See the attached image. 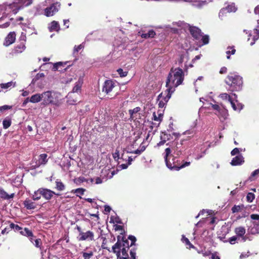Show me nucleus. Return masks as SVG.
Listing matches in <instances>:
<instances>
[{
  "label": "nucleus",
  "mask_w": 259,
  "mask_h": 259,
  "mask_svg": "<svg viewBox=\"0 0 259 259\" xmlns=\"http://www.w3.org/2000/svg\"><path fill=\"white\" fill-rule=\"evenodd\" d=\"M184 80V72L182 69L177 68L174 69L171 68L166 81L167 88L165 92L167 95L165 97V101H168L171 97V94L175 91V88L181 84Z\"/></svg>",
  "instance_id": "nucleus-1"
},
{
  "label": "nucleus",
  "mask_w": 259,
  "mask_h": 259,
  "mask_svg": "<svg viewBox=\"0 0 259 259\" xmlns=\"http://www.w3.org/2000/svg\"><path fill=\"white\" fill-rule=\"evenodd\" d=\"M61 94L58 92L52 91H48L41 94L42 102L41 104L45 106L54 105L59 106L61 103L60 99Z\"/></svg>",
  "instance_id": "nucleus-2"
},
{
  "label": "nucleus",
  "mask_w": 259,
  "mask_h": 259,
  "mask_svg": "<svg viewBox=\"0 0 259 259\" xmlns=\"http://www.w3.org/2000/svg\"><path fill=\"white\" fill-rule=\"evenodd\" d=\"M225 81L230 87L229 90L232 92L240 90L243 84L242 77L232 73L227 76Z\"/></svg>",
  "instance_id": "nucleus-3"
},
{
  "label": "nucleus",
  "mask_w": 259,
  "mask_h": 259,
  "mask_svg": "<svg viewBox=\"0 0 259 259\" xmlns=\"http://www.w3.org/2000/svg\"><path fill=\"white\" fill-rule=\"evenodd\" d=\"M127 246H125V244H115L112 246L113 252L116 253L117 259H128V254L127 253L128 249L130 247H135L136 244H126Z\"/></svg>",
  "instance_id": "nucleus-4"
},
{
  "label": "nucleus",
  "mask_w": 259,
  "mask_h": 259,
  "mask_svg": "<svg viewBox=\"0 0 259 259\" xmlns=\"http://www.w3.org/2000/svg\"><path fill=\"white\" fill-rule=\"evenodd\" d=\"M47 155L46 154H40L38 156V158H34L31 163V167L32 169H35L41 165H45L48 162Z\"/></svg>",
  "instance_id": "nucleus-5"
},
{
  "label": "nucleus",
  "mask_w": 259,
  "mask_h": 259,
  "mask_svg": "<svg viewBox=\"0 0 259 259\" xmlns=\"http://www.w3.org/2000/svg\"><path fill=\"white\" fill-rule=\"evenodd\" d=\"M77 230L79 232V234L78 237L79 240L91 241L94 240V235L93 232L90 231L83 232L81 231V228L78 226L77 227Z\"/></svg>",
  "instance_id": "nucleus-6"
},
{
  "label": "nucleus",
  "mask_w": 259,
  "mask_h": 259,
  "mask_svg": "<svg viewBox=\"0 0 259 259\" xmlns=\"http://www.w3.org/2000/svg\"><path fill=\"white\" fill-rule=\"evenodd\" d=\"M10 228L13 229L15 232H19L20 234L24 236L30 237H33L32 232L28 228H25L23 229L22 228L14 223H11L10 224Z\"/></svg>",
  "instance_id": "nucleus-7"
},
{
  "label": "nucleus",
  "mask_w": 259,
  "mask_h": 259,
  "mask_svg": "<svg viewBox=\"0 0 259 259\" xmlns=\"http://www.w3.org/2000/svg\"><path fill=\"white\" fill-rule=\"evenodd\" d=\"M60 4L59 3H55L52 4L50 7H47L45 10V15L47 17L53 16L56 12H57L60 8Z\"/></svg>",
  "instance_id": "nucleus-8"
},
{
  "label": "nucleus",
  "mask_w": 259,
  "mask_h": 259,
  "mask_svg": "<svg viewBox=\"0 0 259 259\" xmlns=\"http://www.w3.org/2000/svg\"><path fill=\"white\" fill-rule=\"evenodd\" d=\"M82 83V80L81 79H79L75 83V86L73 87L72 92L69 93L67 96L68 99L72 98L74 93H78L80 92Z\"/></svg>",
  "instance_id": "nucleus-9"
},
{
  "label": "nucleus",
  "mask_w": 259,
  "mask_h": 259,
  "mask_svg": "<svg viewBox=\"0 0 259 259\" xmlns=\"http://www.w3.org/2000/svg\"><path fill=\"white\" fill-rule=\"evenodd\" d=\"M114 87V83L112 80H106L103 85L102 92H105L106 94H108Z\"/></svg>",
  "instance_id": "nucleus-10"
},
{
  "label": "nucleus",
  "mask_w": 259,
  "mask_h": 259,
  "mask_svg": "<svg viewBox=\"0 0 259 259\" xmlns=\"http://www.w3.org/2000/svg\"><path fill=\"white\" fill-rule=\"evenodd\" d=\"M16 39V34L14 32H10L6 37L3 45L8 47L14 42Z\"/></svg>",
  "instance_id": "nucleus-11"
},
{
  "label": "nucleus",
  "mask_w": 259,
  "mask_h": 259,
  "mask_svg": "<svg viewBox=\"0 0 259 259\" xmlns=\"http://www.w3.org/2000/svg\"><path fill=\"white\" fill-rule=\"evenodd\" d=\"M189 30L191 35L195 39H199L201 37V30L197 27L190 26L189 27Z\"/></svg>",
  "instance_id": "nucleus-12"
},
{
  "label": "nucleus",
  "mask_w": 259,
  "mask_h": 259,
  "mask_svg": "<svg viewBox=\"0 0 259 259\" xmlns=\"http://www.w3.org/2000/svg\"><path fill=\"white\" fill-rule=\"evenodd\" d=\"M41 196L45 198L46 200H50L52 198L54 194H56L55 193L48 189L41 188Z\"/></svg>",
  "instance_id": "nucleus-13"
},
{
  "label": "nucleus",
  "mask_w": 259,
  "mask_h": 259,
  "mask_svg": "<svg viewBox=\"0 0 259 259\" xmlns=\"http://www.w3.org/2000/svg\"><path fill=\"white\" fill-rule=\"evenodd\" d=\"M235 232L236 234V235L238 236V237H241L242 238V240L243 241H246L247 240V235H245L244 236V235L245 234L246 232L245 229L243 227H238L236 228L235 230Z\"/></svg>",
  "instance_id": "nucleus-14"
},
{
  "label": "nucleus",
  "mask_w": 259,
  "mask_h": 259,
  "mask_svg": "<svg viewBox=\"0 0 259 259\" xmlns=\"http://www.w3.org/2000/svg\"><path fill=\"white\" fill-rule=\"evenodd\" d=\"M191 2L193 6L198 8H201L207 4L205 0H191Z\"/></svg>",
  "instance_id": "nucleus-15"
},
{
  "label": "nucleus",
  "mask_w": 259,
  "mask_h": 259,
  "mask_svg": "<svg viewBox=\"0 0 259 259\" xmlns=\"http://www.w3.org/2000/svg\"><path fill=\"white\" fill-rule=\"evenodd\" d=\"M23 204L27 209H33L36 208V204L29 199H26L23 202Z\"/></svg>",
  "instance_id": "nucleus-16"
},
{
  "label": "nucleus",
  "mask_w": 259,
  "mask_h": 259,
  "mask_svg": "<svg viewBox=\"0 0 259 259\" xmlns=\"http://www.w3.org/2000/svg\"><path fill=\"white\" fill-rule=\"evenodd\" d=\"M243 161V156L241 155H239L233 158L231 164L232 165H237L242 164Z\"/></svg>",
  "instance_id": "nucleus-17"
},
{
  "label": "nucleus",
  "mask_w": 259,
  "mask_h": 259,
  "mask_svg": "<svg viewBox=\"0 0 259 259\" xmlns=\"http://www.w3.org/2000/svg\"><path fill=\"white\" fill-rule=\"evenodd\" d=\"M42 101V97H41V94H36L32 95L29 99V102L35 103H38L40 101Z\"/></svg>",
  "instance_id": "nucleus-18"
},
{
  "label": "nucleus",
  "mask_w": 259,
  "mask_h": 259,
  "mask_svg": "<svg viewBox=\"0 0 259 259\" xmlns=\"http://www.w3.org/2000/svg\"><path fill=\"white\" fill-rule=\"evenodd\" d=\"M14 196V193L11 194H8L5 190L2 189H0V197L4 199H10L13 198Z\"/></svg>",
  "instance_id": "nucleus-19"
},
{
  "label": "nucleus",
  "mask_w": 259,
  "mask_h": 259,
  "mask_svg": "<svg viewBox=\"0 0 259 259\" xmlns=\"http://www.w3.org/2000/svg\"><path fill=\"white\" fill-rule=\"evenodd\" d=\"M16 82L10 81L6 83L0 84V92L3 89H8L10 88H14L16 86Z\"/></svg>",
  "instance_id": "nucleus-20"
},
{
  "label": "nucleus",
  "mask_w": 259,
  "mask_h": 259,
  "mask_svg": "<svg viewBox=\"0 0 259 259\" xmlns=\"http://www.w3.org/2000/svg\"><path fill=\"white\" fill-rule=\"evenodd\" d=\"M166 95H167V92L166 93L165 92L164 95H163V93H162L158 96V99L159 100V99H161V100L159 101V104H158L159 107H160V108L163 107L165 104L168 102V101L166 102L165 101V97H166Z\"/></svg>",
  "instance_id": "nucleus-21"
},
{
  "label": "nucleus",
  "mask_w": 259,
  "mask_h": 259,
  "mask_svg": "<svg viewBox=\"0 0 259 259\" xmlns=\"http://www.w3.org/2000/svg\"><path fill=\"white\" fill-rule=\"evenodd\" d=\"M171 152V150L169 147L166 148L165 150V155H164V160L165 163L166 164L167 166L169 168V167L171 166V164L168 161V156L170 154Z\"/></svg>",
  "instance_id": "nucleus-22"
},
{
  "label": "nucleus",
  "mask_w": 259,
  "mask_h": 259,
  "mask_svg": "<svg viewBox=\"0 0 259 259\" xmlns=\"http://www.w3.org/2000/svg\"><path fill=\"white\" fill-rule=\"evenodd\" d=\"M232 107L233 110L235 111H240L243 108V105L240 103H238L237 105L232 101V100L230 102Z\"/></svg>",
  "instance_id": "nucleus-23"
},
{
  "label": "nucleus",
  "mask_w": 259,
  "mask_h": 259,
  "mask_svg": "<svg viewBox=\"0 0 259 259\" xmlns=\"http://www.w3.org/2000/svg\"><path fill=\"white\" fill-rule=\"evenodd\" d=\"M59 28L60 27L58 23L55 21H54L51 23V26L49 27V29L50 31H58L59 30Z\"/></svg>",
  "instance_id": "nucleus-24"
},
{
  "label": "nucleus",
  "mask_w": 259,
  "mask_h": 259,
  "mask_svg": "<svg viewBox=\"0 0 259 259\" xmlns=\"http://www.w3.org/2000/svg\"><path fill=\"white\" fill-rule=\"evenodd\" d=\"M141 108L139 107H136L133 109L129 110V114H130V118L132 119H134L136 118L135 114L137 113L140 110Z\"/></svg>",
  "instance_id": "nucleus-25"
},
{
  "label": "nucleus",
  "mask_w": 259,
  "mask_h": 259,
  "mask_svg": "<svg viewBox=\"0 0 259 259\" xmlns=\"http://www.w3.org/2000/svg\"><path fill=\"white\" fill-rule=\"evenodd\" d=\"M41 196H42L41 188H39L34 192V194L32 195V199L34 200H38L40 199Z\"/></svg>",
  "instance_id": "nucleus-26"
},
{
  "label": "nucleus",
  "mask_w": 259,
  "mask_h": 259,
  "mask_svg": "<svg viewBox=\"0 0 259 259\" xmlns=\"http://www.w3.org/2000/svg\"><path fill=\"white\" fill-rule=\"evenodd\" d=\"M190 164V162H185L184 164L181 165L180 166L174 165V166L169 167L170 169H174L176 170H179L181 168H184L186 166H188Z\"/></svg>",
  "instance_id": "nucleus-27"
},
{
  "label": "nucleus",
  "mask_w": 259,
  "mask_h": 259,
  "mask_svg": "<svg viewBox=\"0 0 259 259\" xmlns=\"http://www.w3.org/2000/svg\"><path fill=\"white\" fill-rule=\"evenodd\" d=\"M11 125V119L8 117H6L3 121V127L7 129Z\"/></svg>",
  "instance_id": "nucleus-28"
},
{
  "label": "nucleus",
  "mask_w": 259,
  "mask_h": 259,
  "mask_svg": "<svg viewBox=\"0 0 259 259\" xmlns=\"http://www.w3.org/2000/svg\"><path fill=\"white\" fill-rule=\"evenodd\" d=\"M155 35V32L153 30H149L148 31V32H147V33H143L142 34L141 36H142V37L145 38H149V37L152 38V37H154Z\"/></svg>",
  "instance_id": "nucleus-29"
},
{
  "label": "nucleus",
  "mask_w": 259,
  "mask_h": 259,
  "mask_svg": "<svg viewBox=\"0 0 259 259\" xmlns=\"http://www.w3.org/2000/svg\"><path fill=\"white\" fill-rule=\"evenodd\" d=\"M259 225L255 224L254 226L249 229V232L252 234H256L259 233Z\"/></svg>",
  "instance_id": "nucleus-30"
},
{
  "label": "nucleus",
  "mask_w": 259,
  "mask_h": 259,
  "mask_svg": "<svg viewBox=\"0 0 259 259\" xmlns=\"http://www.w3.org/2000/svg\"><path fill=\"white\" fill-rule=\"evenodd\" d=\"M25 49V46L23 43H21L17 45L15 48V51L18 53H21Z\"/></svg>",
  "instance_id": "nucleus-31"
},
{
  "label": "nucleus",
  "mask_w": 259,
  "mask_h": 259,
  "mask_svg": "<svg viewBox=\"0 0 259 259\" xmlns=\"http://www.w3.org/2000/svg\"><path fill=\"white\" fill-rule=\"evenodd\" d=\"M85 190L83 188H77L76 189L72 190L71 193H76V196H78V194L83 195Z\"/></svg>",
  "instance_id": "nucleus-32"
},
{
  "label": "nucleus",
  "mask_w": 259,
  "mask_h": 259,
  "mask_svg": "<svg viewBox=\"0 0 259 259\" xmlns=\"http://www.w3.org/2000/svg\"><path fill=\"white\" fill-rule=\"evenodd\" d=\"M19 4L24 6H28L32 3V0H18Z\"/></svg>",
  "instance_id": "nucleus-33"
},
{
  "label": "nucleus",
  "mask_w": 259,
  "mask_h": 259,
  "mask_svg": "<svg viewBox=\"0 0 259 259\" xmlns=\"http://www.w3.org/2000/svg\"><path fill=\"white\" fill-rule=\"evenodd\" d=\"M220 97L222 100H228L229 102L232 100L230 96L227 93H222L220 94Z\"/></svg>",
  "instance_id": "nucleus-34"
},
{
  "label": "nucleus",
  "mask_w": 259,
  "mask_h": 259,
  "mask_svg": "<svg viewBox=\"0 0 259 259\" xmlns=\"http://www.w3.org/2000/svg\"><path fill=\"white\" fill-rule=\"evenodd\" d=\"M56 188L59 191H63L65 189V185L60 181H56Z\"/></svg>",
  "instance_id": "nucleus-35"
},
{
  "label": "nucleus",
  "mask_w": 259,
  "mask_h": 259,
  "mask_svg": "<svg viewBox=\"0 0 259 259\" xmlns=\"http://www.w3.org/2000/svg\"><path fill=\"white\" fill-rule=\"evenodd\" d=\"M160 138H163L167 141L171 139V135L165 132H163L160 136Z\"/></svg>",
  "instance_id": "nucleus-36"
},
{
  "label": "nucleus",
  "mask_w": 259,
  "mask_h": 259,
  "mask_svg": "<svg viewBox=\"0 0 259 259\" xmlns=\"http://www.w3.org/2000/svg\"><path fill=\"white\" fill-rule=\"evenodd\" d=\"M255 198L254 195L252 193H248L246 196V199L247 201L249 202H252Z\"/></svg>",
  "instance_id": "nucleus-37"
},
{
  "label": "nucleus",
  "mask_w": 259,
  "mask_h": 259,
  "mask_svg": "<svg viewBox=\"0 0 259 259\" xmlns=\"http://www.w3.org/2000/svg\"><path fill=\"white\" fill-rule=\"evenodd\" d=\"M228 49H232L231 51L228 50L226 52V54L228 55V56H227V58L228 59H229L230 58V54H232V55H233L235 53V52H236V50L234 48V47H228Z\"/></svg>",
  "instance_id": "nucleus-38"
},
{
  "label": "nucleus",
  "mask_w": 259,
  "mask_h": 259,
  "mask_svg": "<svg viewBox=\"0 0 259 259\" xmlns=\"http://www.w3.org/2000/svg\"><path fill=\"white\" fill-rule=\"evenodd\" d=\"M136 248H132L130 251V255L131 256V259H136Z\"/></svg>",
  "instance_id": "nucleus-39"
},
{
  "label": "nucleus",
  "mask_w": 259,
  "mask_h": 259,
  "mask_svg": "<svg viewBox=\"0 0 259 259\" xmlns=\"http://www.w3.org/2000/svg\"><path fill=\"white\" fill-rule=\"evenodd\" d=\"M45 76V74L44 73H38L35 76V77L32 79V82H34L37 80H38L40 78L44 77Z\"/></svg>",
  "instance_id": "nucleus-40"
},
{
  "label": "nucleus",
  "mask_w": 259,
  "mask_h": 259,
  "mask_svg": "<svg viewBox=\"0 0 259 259\" xmlns=\"http://www.w3.org/2000/svg\"><path fill=\"white\" fill-rule=\"evenodd\" d=\"M12 108L11 106L9 105H4L3 106L0 107V113H3L5 111L10 109Z\"/></svg>",
  "instance_id": "nucleus-41"
},
{
  "label": "nucleus",
  "mask_w": 259,
  "mask_h": 259,
  "mask_svg": "<svg viewBox=\"0 0 259 259\" xmlns=\"http://www.w3.org/2000/svg\"><path fill=\"white\" fill-rule=\"evenodd\" d=\"M93 255V253L92 251H90L89 253L83 252V257L84 259H90Z\"/></svg>",
  "instance_id": "nucleus-42"
},
{
  "label": "nucleus",
  "mask_w": 259,
  "mask_h": 259,
  "mask_svg": "<svg viewBox=\"0 0 259 259\" xmlns=\"http://www.w3.org/2000/svg\"><path fill=\"white\" fill-rule=\"evenodd\" d=\"M225 9H226V12H235L236 10L235 6H234L233 5H229L227 7H226Z\"/></svg>",
  "instance_id": "nucleus-43"
},
{
  "label": "nucleus",
  "mask_w": 259,
  "mask_h": 259,
  "mask_svg": "<svg viewBox=\"0 0 259 259\" xmlns=\"http://www.w3.org/2000/svg\"><path fill=\"white\" fill-rule=\"evenodd\" d=\"M202 40L204 45L207 44L209 42V36L208 35H205L202 36Z\"/></svg>",
  "instance_id": "nucleus-44"
},
{
  "label": "nucleus",
  "mask_w": 259,
  "mask_h": 259,
  "mask_svg": "<svg viewBox=\"0 0 259 259\" xmlns=\"http://www.w3.org/2000/svg\"><path fill=\"white\" fill-rule=\"evenodd\" d=\"M117 72L121 77H125L127 74V72L123 71V70L121 68L118 69L117 70Z\"/></svg>",
  "instance_id": "nucleus-45"
},
{
  "label": "nucleus",
  "mask_w": 259,
  "mask_h": 259,
  "mask_svg": "<svg viewBox=\"0 0 259 259\" xmlns=\"http://www.w3.org/2000/svg\"><path fill=\"white\" fill-rule=\"evenodd\" d=\"M113 157L115 160H117L119 159V151L117 149L115 150V152L113 153Z\"/></svg>",
  "instance_id": "nucleus-46"
},
{
  "label": "nucleus",
  "mask_w": 259,
  "mask_h": 259,
  "mask_svg": "<svg viewBox=\"0 0 259 259\" xmlns=\"http://www.w3.org/2000/svg\"><path fill=\"white\" fill-rule=\"evenodd\" d=\"M152 119H153L154 120H155V121H161L162 119L161 118V114H159L158 116H157L155 112H154L153 113Z\"/></svg>",
  "instance_id": "nucleus-47"
},
{
  "label": "nucleus",
  "mask_w": 259,
  "mask_h": 259,
  "mask_svg": "<svg viewBox=\"0 0 259 259\" xmlns=\"http://www.w3.org/2000/svg\"><path fill=\"white\" fill-rule=\"evenodd\" d=\"M241 210V206L239 205H235L232 208V211L233 213L240 211Z\"/></svg>",
  "instance_id": "nucleus-48"
},
{
  "label": "nucleus",
  "mask_w": 259,
  "mask_h": 259,
  "mask_svg": "<svg viewBox=\"0 0 259 259\" xmlns=\"http://www.w3.org/2000/svg\"><path fill=\"white\" fill-rule=\"evenodd\" d=\"M83 46L82 44H80V45L78 46H75L74 48V53H77L80 50L82 49L83 48Z\"/></svg>",
  "instance_id": "nucleus-49"
},
{
  "label": "nucleus",
  "mask_w": 259,
  "mask_h": 259,
  "mask_svg": "<svg viewBox=\"0 0 259 259\" xmlns=\"http://www.w3.org/2000/svg\"><path fill=\"white\" fill-rule=\"evenodd\" d=\"M63 63L62 62H58L54 64L53 68L55 70H58L60 66H62Z\"/></svg>",
  "instance_id": "nucleus-50"
},
{
  "label": "nucleus",
  "mask_w": 259,
  "mask_h": 259,
  "mask_svg": "<svg viewBox=\"0 0 259 259\" xmlns=\"http://www.w3.org/2000/svg\"><path fill=\"white\" fill-rule=\"evenodd\" d=\"M128 165H128V164H122L118 166V168L119 170L126 169L127 168Z\"/></svg>",
  "instance_id": "nucleus-51"
},
{
  "label": "nucleus",
  "mask_w": 259,
  "mask_h": 259,
  "mask_svg": "<svg viewBox=\"0 0 259 259\" xmlns=\"http://www.w3.org/2000/svg\"><path fill=\"white\" fill-rule=\"evenodd\" d=\"M226 13V9H222L219 13V17L222 18V17Z\"/></svg>",
  "instance_id": "nucleus-52"
},
{
  "label": "nucleus",
  "mask_w": 259,
  "mask_h": 259,
  "mask_svg": "<svg viewBox=\"0 0 259 259\" xmlns=\"http://www.w3.org/2000/svg\"><path fill=\"white\" fill-rule=\"evenodd\" d=\"M258 174H259V169L255 170L254 171H253L252 172V174L251 175V176L250 177V179L251 180V178L252 177H255V176H256Z\"/></svg>",
  "instance_id": "nucleus-53"
},
{
  "label": "nucleus",
  "mask_w": 259,
  "mask_h": 259,
  "mask_svg": "<svg viewBox=\"0 0 259 259\" xmlns=\"http://www.w3.org/2000/svg\"><path fill=\"white\" fill-rule=\"evenodd\" d=\"M239 153V149L237 148H234L231 152L232 155H235Z\"/></svg>",
  "instance_id": "nucleus-54"
},
{
  "label": "nucleus",
  "mask_w": 259,
  "mask_h": 259,
  "mask_svg": "<svg viewBox=\"0 0 259 259\" xmlns=\"http://www.w3.org/2000/svg\"><path fill=\"white\" fill-rule=\"evenodd\" d=\"M250 218L252 220H259V215L257 214H252L250 215Z\"/></svg>",
  "instance_id": "nucleus-55"
},
{
  "label": "nucleus",
  "mask_w": 259,
  "mask_h": 259,
  "mask_svg": "<svg viewBox=\"0 0 259 259\" xmlns=\"http://www.w3.org/2000/svg\"><path fill=\"white\" fill-rule=\"evenodd\" d=\"M128 238L132 241V243H135L137 241L136 238L134 236L130 235Z\"/></svg>",
  "instance_id": "nucleus-56"
},
{
  "label": "nucleus",
  "mask_w": 259,
  "mask_h": 259,
  "mask_svg": "<svg viewBox=\"0 0 259 259\" xmlns=\"http://www.w3.org/2000/svg\"><path fill=\"white\" fill-rule=\"evenodd\" d=\"M160 139H161V141L158 143H157L158 146H160L164 145L165 143V142H166V141L165 139H164L163 138H160Z\"/></svg>",
  "instance_id": "nucleus-57"
},
{
  "label": "nucleus",
  "mask_w": 259,
  "mask_h": 259,
  "mask_svg": "<svg viewBox=\"0 0 259 259\" xmlns=\"http://www.w3.org/2000/svg\"><path fill=\"white\" fill-rule=\"evenodd\" d=\"M177 148H178L177 147H172L171 149L172 150H174L175 152H176V154L178 156V155H180L181 154V151H178L177 150Z\"/></svg>",
  "instance_id": "nucleus-58"
},
{
  "label": "nucleus",
  "mask_w": 259,
  "mask_h": 259,
  "mask_svg": "<svg viewBox=\"0 0 259 259\" xmlns=\"http://www.w3.org/2000/svg\"><path fill=\"white\" fill-rule=\"evenodd\" d=\"M111 207L109 206H107V205H106L105 206V208H104V213H107V212H109L111 210Z\"/></svg>",
  "instance_id": "nucleus-59"
},
{
  "label": "nucleus",
  "mask_w": 259,
  "mask_h": 259,
  "mask_svg": "<svg viewBox=\"0 0 259 259\" xmlns=\"http://www.w3.org/2000/svg\"><path fill=\"white\" fill-rule=\"evenodd\" d=\"M227 68L225 67H223L221 68L220 71V73L221 74L226 73L227 72Z\"/></svg>",
  "instance_id": "nucleus-60"
},
{
  "label": "nucleus",
  "mask_w": 259,
  "mask_h": 259,
  "mask_svg": "<svg viewBox=\"0 0 259 259\" xmlns=\"http://www.w3.org/2000/svg\"><path fill=\"white\" fill-rule=\"evenodd\" d=\"M211 259H220V257L217 255L216 253L211 254Z\"/></svg>",
  "instance_id": "nucleus-61"
},
{
  "label": "nucleus",
  "mask_w": 259,
  "mask_h": 259,
  "mask_svg": "<svg viewBox=\"0 0 259 259\" xmlns=\"http://www.w3.org/2000/svg\"><path fill=\"white\" fill-rule=\"evenodd\" d=\"M143 151H144V150H139V149H137L133 152H131V153H135V154H140Z\"/></svg>",
  "instance_id": "nucleus-62"
},
{
  "label": "nucleus",
  "mask_w": 259,
  "mask_h": 259,
  "mask_svg": "<svg viewBox=\"0 0 259 259\" xmlns=\"http://www.w3.org/2000/svg\"><path fill=\"white\" fill-rule=\"evenodd\" d=\"M212 107L214 110L219 111L220 110V106L218 105L217 104H212Z\"/></svg>",
  "instance_id": "nucleus-63"
},
{
  "label": "nucleus",
  "mask_w": 259,
  "mask_h": 259,
  "mask_svg": "<svg viewBox=\"0 0 259 259\" xmlns=\"http://www.w3.org/2000/svg\"><path fill=\"white\" fill-rule=\"evenodd\" d=\"M254 13L255 14H259V5L256 6L254 10Z\"/></svg>",
  "instance_id": "nucleus-64"
}]
</instances>
